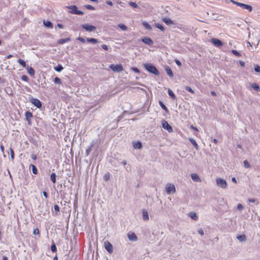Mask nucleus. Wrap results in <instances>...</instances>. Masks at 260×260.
<instances>
[{"mask_svg":"<svg viewBox=\"0 0 260 260\" xmlns=\"http://www.w3.org/2000/svg\"><path fill=\"white\" fill-rule=\"evenodd\" d=\"M143 67L144 69L149 73L153 74L155 76H158L160 74L159 71L153 64L150 63H144Z\"/></svg>","mask_w":260,"mask_h":260,"instance_id":"obj_1","label":"nucleus"},{"mask_svg":"<svg viewBox=\"0 0 260 260\" xmlns=\"http://www.w3.org/2000/svg\"><path fill=\"white\" fill-rule=\"evenodd\" d=\"M109 68L114 72L120 73L123 71V66L121 64H111L109 66Z\"/></svg>","mask_w":260,"mask_h":260,"instance_id":"obj_2","label":"nucleus"},{"mask_svg":"<svg viewBox=\"0 0 260 260\" xmlns=\"http://www.w3.org/2000/svg\"><path fill=\"white\" fill-rule=\"evenodd\" d=\"M68 8L70 10V12L72 14H77L79 15H82L84 14L82 11L78 10L77 7L75 5L70 6Z\"/></svg>","mask_w":260,"mask_h":260,"instance_id":"obj_3","label":"nucleus"},{"mask_svg":"<svg viewBox=\"0 0 260 260\" xmlns=\"http://www.w3.org/2000/svg\"><path fill=\"white\" fill-rule=\"evenodd\" d=\"M216 182L217 185L222 188H225L227 187V183L226 181L221 178H217L216 179Z\"/></svg>","mask_w":260,"mask_h":260,"instance_id":"obj_4","label":"nucleus"},{"mask_svg":"<svg viewBox=\"0 0 260 260\" xmlns=\"http://www.w3.org/2000/svg\"><path fill=\"white\" fill-rule=\"evenodd\" d=\"M166 190L167 193H175L176 192L175 186L173 184L168 183L166 185Z\"/></svg>","mask_w":260,"mask_h":260,"instance_id":"obj_5","label":"nucleus"},{"mask_svg":"<svg viewBox=\"0 0 260 260\" xmlns=\"http://www.w3.org/2000/svg\"><path fill=\"white\" fill-rule=\"evenodd\" d=\"M30 101L32 104L38 108H41L42 107V103L38 99L32 98L30 99Z\"/></svg>","mask_w":260,"mask_h":260,"instance_id":"obj_6","label":"nucleus"},{"mask_svg":"<svg viewBox=\"0 0 260 260\" xmlns=\"http://www.w3.org/2000/svg\"><path fill=\"white\" fill-rule=\"evenodd\" d=\"M104 247L109 253L111 254L113 252V245L108 241L104 242Z\"/></svg>","mask_w":260,"mask_h":260,"instance_id":"obj_7","label":"nucleus"},{"mask_svg":"<svg viewBox=\"0 0 260 260\" xmlns=\"http://www.w3.org/2000/svg\"><path fill=\"white\" fill-rule=\"evenodd\" d=\"M162 126L163 128L168 131V132L169 133L173 131L172 127L165 120H163L162 121Z\"/></svg>","mask_w":260,"mask_h":260,"instance_id":"obj_8","label":"nucleus"},{"mask_svg":"<svg viewBox=\"0 0 260 260\" xmlns=\"http://www.w3.org/2000/svg\"><path fill=\"white\" fill-rule=\"evenodd\" d=\"M81 26L83 28L85 29L86 31H89V32L93 31L96 29V27L94 26H93L92 25H90L88 24H82L81 25Z\"/></svg>","mask_w":260,"mask_h":260,"instance_id":"obj_9","label":"nucleus"},{"mask_svg":"<svg viewBox=\"0 0 260 260\" xmlns=\"http://www.w3.org/2000/svg\"><path fill=\"white\" fill-rule=\"evenodd\" d=\"M237 6H239L244 9H246L249 12H251L252 11V6L250 5H247V4H245L239 2L238 4H237Z\"/></svg>","mask_w":260,"mask_h":260,"instance_id":"obj_10","label":"nucleus"},{"mask_svg":"<svg viewBox=\"0 0 260 260\" xmlns=\"http://www.w3.org/2000/svg\"><path fill=\"white\" fill-rule=\"evenodd\" d=\"M211 41L212 44L217 47H220L223 46V43L218 39L212 38Z\"/></svg>","mask_w":260,"mask_h":260,"instance_id":"obj_11","label":"nucleus"},{"mask_svg":"<svg viewBox=\"0 0 260 260\" xmlns=\"http://www.w3.org/2000/svg\"><path fill=\"white\" fill-rule=\"evenodd\" d=\"M141 41L144 44L151 46L153 44V42L152 39L149 37H144L142 38Z\"/></svg>","mask_w":260,"mask_h":260,"instance_id":"obj_12","label":"nucleus"},{"mask_svg":"<svg viewBox=\"0 0 260 260\" xmlns=\"http://www.w3.org/2000/svg\"><path fill=\"white\" fill-rule=\"evenodd\" d=\"M25 116L26 119L28 122V124H31V119L33 117L32 113L29 111H27L25 113Z\"/></svg>","mask_w":260,"mask_h":260,"instance_id":"obj_13","label":"nucleus"},{"mask_svg":"<svg viewBox=\"0 0 260 260\" xmlns=\"http://www.w3.org/2000/svg\"><path fill=\"white\" fill-rule=\"evenodd\" d=\"M127 237L130 241H136L137 240V237L134 233H128Z\"/></svg>","mask_w":260,"mask_h":260,"instance_id":"obj_14","label":"nucleus"},{"mask_svg":"<svg viewBox=\"0 0 260 260\" xmlns=\"http://www.w3.org/2000/svg\"><path fill=\"white\" fill-rule=\"evenodd\" d=\"M191 179L195 182H201V179L199 176V175L197 174H191Z\"/></svg>","mask_w":260,"mask_h":260,"instance_id":"obj_15","label":"nucleus"},{"mask_svg":"<svg viewBox=\"0 0 260 260\" xmlns=\"http://www.w3.org/2000/svg\"><path fill=\"white\" fill-rule=\"evenodd\" d=\"M43 24L44 26L48 28H52L53 27V23L50 21L48 20H43Z\"/></svg>","mask_w":260,"mask_h":260,"instance_id":"obj_16","label":"nucleus"},{"mask_svg":"<svg viewBox=\"0 0 260 260\" xmlns=\"http://www.w3.org/2000/svg\"><path fill=\"white\" fill-rule=\"evenodd\" d=\"M162 21L167 25H171L174 24L173 21L170 18L165 17L162 19Z\"/></svg>","mask_w":260,"mask_h":260,"instance_id":"obj_17","label":"nucleus"},{"mask_svg":"<svg viewBox=\"0 0 260 260\" xmlns=\"http://www.w3.org/2000/svg\"><path fill=\"white\" fill-rule=\"evenodd\" d=\"M133 144L135 149H140L142 148V144L140 141L133 142Z\"/></svg>","mask_w":260,"mask_h":260,"instance_id":"obj_18","label":"nucleus"},{"mask_svg":"<svg viewBox=\"0 0 260 260\" xmlns=\"http://www.w3.org/2000/svg\"><path fill=\"white\" fill-rule=\"evenodd\" d=\"M142 216H143V219L144 221H147L149 220V215L148 212L145 209L142 210Z\"/></svg>","mask_w":260,"mask_h":260,"instance_id":"obj_19","label":"nucleus"},{"mask_svg":"<svg viewBox=\"0 0 260 260\" xmlns=\"http://www.w3.org/2000/svg\"><path fill=\"white\" fill-rule=\"evenodd\" d=\"M71 40V38L69 37L64 39H60L57 41V43L59 44H63L64 43L70 42Z\"/></svg>","mask_w":260,"mask_h":260,"instance_id":"obj_20","label":"nucleus"},{"mask_svg":"<svg viewBox=\"0 0 260 260\" xmlns=\"http://www.w3.org/2000/svg\"><path fill=\"white\" fill-rule=\"evenodd\" d=\"M93 146H94V143H93V142H92V143L90 144V146L88 147V148L86 149V150L85 151V155L86 156H88L89 155L90 152H91L92 148L93 147Z\"/></svg>","mask_w":260,"mask_h":260,"instance_id":"obj_21","label":"nucleus"},{"mask_svg":"<svg viewBox=\"0 0 260 260\" xmlns=\"http://www.w3.org/2000/svg\"><path fill=\"white\" fill-rule=\"evenodd\" d=\"M189 142L192 144V145L194 147L196 150L199 149V145L195 141V140L193 138H189Z\"/></svg>","mask_w":260,"mask_h":260,"instance_id":"obj_22","label":"nucleus"},{"mask_svg":"<svg viewBox=\"0 0 260 260\" xmlns=\"http://www.w3.org/2000/svg\"><path fill=\"white\" fill-rule=\"evenodd\" d=\"M165 70H166L167 74H168V75L169 76H170V77H172L174 76L173 73L170 67H167L165 68Z\"/></svg>","mask_w":260,"mask_h":260,"instance_id":"obj_23","label":"nucleus"},{"mask_svg":"<svg viewBox=\"0 0 260 260\" xmlns=\"http://www.w3.org/2000/svg\"><path fill=\"white\" fill-rule=\"evenodd\" d=\"M251 86L255 91L260 92V87L257 83H252L251 84Z\"/></svg>","mask_w":260,"mask_h":260,"instance_id":"obj_24","label":"nucleus"},{"mask_svg":"<svg viewBox=\"0 0 260 260\" xmlns=\"http://www.w3.org/2000/svg\"><path fill=\"white\" fill-rule=\"evenodd\" d=\"M54 69L57 72H61L63 70V68L61 64H58L57 66L54 68Z\"/></svg>","mask_w":260,"mask_h":260,"instance_id":"obj_25","label":"nucleus"},{"mask_svg":"<svg viewBox=\"0 0 260 260\" xmlns=\"http://www.w3.org/2000/svg\"><path fill=\"white\" fill-rule=\"evenodd\" d=\"M189 216L192 219L194 220H197L198 219V217L197 215V214L195 212H190L189 214Z\"/></svg>","mask_w":260,"mask_h":260,"instance_id":"obj_26","label":"nucleus"},{"mask_svg":"<svg viewBox=\"0 0 260 260\" xmlns=\"http://www.w3.org/2000/svg\"><path fill=\"white\" fill-rule=\"evenodd\" d=\"M86 41L88 42L92 43V44H96L99 42V41L97 39L92 38H87Z\"/></svg>","mask_w":260,"mask_h":260,"instance_id":"obj_27","label":"nucleus"},{"mask_svg":"<svg viewBox=\"0 0 260 260\" xmlns=\"http://www.w3.org/2000/svg\"><path fill=\"white\" fill-rule=\"evenodd\" d=\"M159 106L161 107V108L167 113L169 112V110L167 108V107L165 106V105L163 103V102L161 101H159L158 102Z\"/></svg>","mask_w":260,"mask_h":260,"instance_id":"obj_28","label":"nucleus"},{"mask_svg":"<svg viewBox=\"0 0 260 260\" xmlns=\"http://www.w3.org/2000/svg\"><path fill=\"white\" fill-rule=\"evenodd\" d=\"M168 93L169 96L173 99V100H176V96L175 94L174 93L173 91L171 90L170 89H168Z\"/></svg>","mask_w":260,"mask_h":260,"instance_id":"obj_29","label":"nucleus"},{"mask_svg":"<svg viewBox=\"0 0 260 260\" xmlns=\"http://www.w3.org/2000/svg\"><path fill=\"white\" fill-rule=\"evenodd\" d=\"M142 24L146 29H147V30H151L152 29V27L150 26V25L147 22L144 21L142 22Z\"/></svg>","mask_w":260,"mask_h":260,"instance_id":"obj_30","label":"nucleus"},{"mask_svg":"<svg viewBox=\"0 0 260 260\" xmlns=\"http://www.w3.org/2000/svg\"><path fill=\"white\" fill-rule=\"evenodd\" d=\"M30 168L32 169V172L34 174L36 175L38 173V169L34 164H30Z\"/></svg>","mask_w":260,"mask_h":260,"instance_id":"obj_31","label":"nucleus"},{"mask_svg":"<svg viewBox=\"0 0 260 260\" xmlns=\"http://www.w3.org/2000/svg\"><path fill=\"white\" fill-rule=\"evenodd\" d=\"M27 73L31 76H34L35 75V70L32 67H29L27 69Z\"/></svg>","mask_w":260,"mask_h":260,"instance_id":"obj_32","label":"nucleus"},{"mask_svg":"<svg viewBox=\"0 0 260 260\" xmlns=\"http://www.w3.org/2000/svg\"><path fill=\"white\" fill-rule=\"evenodd\" d=\"M237 238L240 241L243 242L246 240V237L245 235H239L237 237Z\"/></svg>","mask_w":260,"mask_h":260,"instance_id":"obj_33","label":"nucleus"},{"mask_svg":"<svg viewBox=\"0 0 260 260\" xmlns=\"http://www.w3.org/2000/svg\"><path fill=\"white\" fill-rule=\"evenodd\" d=\"M56 174L55 173H52L51 174V175H50V179L51 180V181L53 183H56Z\"/></svg>","mask_w":260,"mask_h":260,"instance_id":"obj_34","label":"nucleus"},{"mask_svg":"<svg viewBox=\"0 0 260 260\" xmlns=\"http://www.w3.org/2000/svg\"><path fill=\"white\" fill-rule=\"evenodd\" d=\"M155 26L162 31H164L165 29L164 26L162 24L159 23H156L155 24Z\"/></svg>","mask_w":260,"mask_h":260,"instance_id":"obj_35","label":"nucleus"},{"mask_svg":"<svg viewBox=\"0 0 260 260\" xmlns=\"http://www.w3.org/2000/svg\"><path fill=\"white\" fill-rule=\"evenodd\" d=\"M54 209L56 215H58L59 214L60 212V207L57 205H55L54 206Z\"/></svg>","mask_w":260,"mask_h":260,"instance_id":"obj_36","label":"nucleus"},{"mask_svg":"<svg viewBox=\"0 0 260 260\" xmlns=\"http://www.w3.org/2000/svg\"><path fill=\"white\" fill-rule=\"evenodd\" d=\"M51 250L52 252H56L57 251V248L54 242H52L51 246Z\"/></svg>","mask_w":260,"mask_h":260,"instance_id":"obj_37","label":"nucleus"},{"mask_svg":"<svg viewBox=\"0 0 260 260\" xmlns=\"http://www.w3.org/2000/svg\"><path fill=\"white\" fill-rule=\"evenodd\" d=\"M118 26L122 30H126L127 29V26L124 24H119Z\"/></svg>","mask_w":260,"mask_h":260,"instance_id":"obj_38","label":"nucleus"},{"mask_svg":"<svg viewBox=\"0 0 260 260\" xmlns=\"http://www.w3.org/2000/svg\"><path fill=\"white\" fill-rule=\"evenodd\" d=\"M129 5L131 6V7L134 8H139V9H140V7L138 6L137 4L136 3H135V2H129Z\"/></svg>","mask_w":260,"mask_h":260,"instance_id":"obj_39","label":"nucleus"},{"mask_svg":"<svg viewBox=\"0 0 260 260\" xmlns=\"http://www.w3.org/2000/svg\"><path fill=\"white\" fill-rule=\"evenodd\" d=\"M18 62L20 64H21L23 67L25 68L26 67V62L25 61L21 59H19L18 60Z\"/></svg>","mask_w":260,"mask_h":260,"instance_id":"obj_40","label":"nucleus"},{"mask_svg":"<svg viewBox=\"0 0 260 260\" xmlns=\"http://www.w3.org/2000/svg\"><path fill=\"white\" fill-rule=\"evenodd\" d=\"M185 89L186 91H187L192 94L194 93V91L190 86H185Z\"/></svg>","mask_w":260,"mask_h":260,"instance_id":"obj_41","label":"nucleus"},{"mask_svg":"<svg viewBox=\"0 0 260 260\" xmlns=\"http://www.w3.org/2000/svg\"><path fill=\"white\" fill-rule=\"evenodd\" d=\"M231 52L234 55H235L237 57H240L241 55V54L236 50H232Z\"/></svg>","mask_w":260,"mask_h":260,"instance_id":"obj_42","label":"nucleus"},{"mask_svg":"<svg viewBox=\"0 0 260 260\" xmlns=\"http://www.w3.org/2000/svg\"><path fill=\"white\" fill-rule=\"evenodd\" d=\"M254 71L256 73H260V66L257 64L254 65Z\"/></svg>","mask_w":260,"mask_h":260,"instance_id":"obj_43","label":"nucleus"},{"mask_svg":"<svg viewBox=\"0 0 260 260\" xmlns=\"http://www.w3.org/2000/svg\"><path fill=\"white\" fill-rule=\"evenodd\" d=\"M54 82L56 84H60L61 83V79L58 77H55L54 80Z\"/></svg>","mask_w":260,"mask_h":260,"instance_id":"obj_44","label":"nucleus"},{"mask_svg":"<svg viewBox=\"0 0 260 260\" xmlns=\"http://www.w3.org/2000/svg\"><path fill=\"white\" fill-rule=\"evenodd\" d=\"M244 166L246 168H250L251 167V166L250 164L248 162V161L246 160H244L243 162Z\"/></svg>","mask_w":260,"mask_h":260,"instance_id":"obj_45","label":"nucleus"},{"mask_svg":"<svg viewBox=\"0 0 260 260\" xmlns=\"http://www.w3.org/2000/svg\"><path fill=\"white\" fill-rule=\"evenodd\" d=\"M33 234L35 235H38L39 237H40V231L38 228L34 229L33 232Z\"/></svg>","mask_w":260,"mask_h":260,"instance_id":"obj_46","label":"nucleus"},{"mask_svg":"<svg viewBox=\"0 0 260 260\" xmlns=\"http://www.w3.org/2000/svg\"><path fill=\"white\" fill-rule=\"evenodd\" d=\"M110 174L109 173H107L106 174H105L104 176V179L105 180V181H108L110 179Z\"/></svg>","mask_w":260,"mask_h":260,"instance_id":"obj_47","label":"nucleus"},{"mask_svg":"<svg viewBox=\"0 0 260 260\" xmlns=\"http://www.w3.org/2000/svg\"><path fill=\"white\" fill-rule=\"evenodd\" d=\"M21 79L22 80L24 81H25V82H27L28 81V77L25 75H23L21 77Z\"/></svg>","mask_w":260,"mask_h":260,"instance_id":"obj_48","label":"nucleus"},{"mask_svg":"<svg viewBox=\"0 0 260 260\" xmlns=\"http://www.w3.org/2000/svg\"><path fill=\"white\" fill-rule=\"evenodd\" d=\"M85 8L88 10H95V8L94 7H93L92 6L90 5H86L85 6Z\"/></svg>","mask_w":260,"mask_h":260,"instance_id":"obj_49","label":"nucleus"},{"mask_svg":"<svg viewBox=\"0 0 260 260\" xmlns=\"http://www.w3.org/2000/svg\"><path fill=\"white\" fill-rule=\"evenodd\" d=\"M131 70L136 73L139 74L140 73L139 69L136 67H133Z\"/></svg>","mask_w":260,"mask_h":260,"instance_id":"obj_50","label":"nucleus"},{"mask_svg":"<svg viewBox=\"0 0 260 260\" xmlns=\"http://www.w3.org/2000/svg\"><path fill=\"white\" fill-rule=\"evenodd\" d=\"M10 153H11V158L12 159H14V152L12 148H10Z\"/></svg>","mask_w":260,"mask_h":260,"instance_id":"obj_51","label":"nucleus"},{"mask_svg":"<svg viewBox=\"0 0 260 260\" xmlns=\"http://www.w3.org/2000/svg\"><path fill=\"white\" fill-rule=\"evenodd\" d=\"M244 209V207L241 204H238L237 206V209L239 211H241Z\"/></svg>","mask_w":260,"mask_h":260,"instance_id":"obj_52","label":"nucleus"},{"mask_svg":"<svg viewBox=\"0 0 260 260\" xmlns=\"http://www.w3.org/2000/svg\"><path fill=\"white\" fill-rule=\"evenodd\" d=\"M76 39L77 40L80 41L82 43H84L85 42V39L83 38H82V37H79L77 38Z\"/></svg>","mask_w":260,"mask_h":260,"instance_id":"obj_53","label":"nucleus"},{"mask_svg":"<svg viewBox=\"0 0 260 260\" xmlns=\"http://www.w3.org/2000/svg\"><path fill=\"white\" fill-rule=\"evenodd\" d=\"M101 47L105 50H108V47L107 45H105V44L102 45Z\"/></svg>","mask_w":260,"mask_h":260,"instance_id":"obj_54","label":"nucleus"},{"mask_svg":"<svg viewBox=\"0 0 260 260\" xmlns=\"http://www.w3.org/2000/svg\"><path fill=\"white\" fill-rule=\"evenodd\" d=\"M175 62L177 66L179 67L181 66V63L178 59H175Z\"/></svg>","mask_w":260,"mask_h":260,"instance_id":"obj_55","label":"nucleus"},{"mask_svg":"<svg viewBox=\"0 0 260 260\" xmlns=\"http://www.w3.org/2000/svg\"><path fill=\"white\" fill-rule=\"evenodd\" d=\"M198 233L201 236L204 235V231L202 229H200L198 230Z\"/></svg>","mask_w":260,"mask_h":260,"instance_id":"obj_56","label":"nucleus"},{"mask_svg":"<svg viewBox=\"0 0 260 260\" xmlns=\"http://www.w3.org/2000/svg\"><path fill=\"white\" fill-rule=\"evenodd\" d=\"M248 201L250 203H255L256 200L255 199L249 198L248 199Z\"/></svg>","mask_w":260,"mask_h":260,"instance_id":"obj_57","label":"nucleus"},{"mask_svg":"<svg viewBox=\"0 0 260 260\" xmlns=\"http://www.w3.org/2000/svg\"><path fill=\"white\" fill-rule=\"evenodd\" d=\"M239 63L241 67H244L245 66V62L242 60H239Z\"/></svg>","mask_w":260,"mask_h":260,"instance_id":"obj_58","label":"nucleus"},{"mask_svg":"<svg viewBox=\"0 0 260 260\" xmlns=\"http://www.w3.org/2000/svg\"><path fill=\"white\" fill-rule=\"evenodd\" d=\"M106 3L109 6H113V3L111 1H107Z\"/></svg>","mask_w":260,"mask_h":260,"instance_id":"obj_59","label":"nucleus"},{"mask_svg":"<svg viewBox=\"0 0 260 260\" xmlns=\"http://www.w3.org/2000/svg\"><path fill=\"white\" fill-rule=\"evenodd\" d=\"M43 194L44 197L45 198H46V199H47V198H48V193H47V192L46 191H44L43 192Z\"/></svg>","mask_w":260,"mask_h":260,"instance_id":"obj_60","label":"nucleus"},{"mask_svg":"<svg viewBox=\"0 0 260 260\" xmlns=\"http://www.w3.org/2000/svg\"><path fill=\"white\" fill-rule=\"evenodd\" d=\"M31 158L34 160H36L37 156H36V155L33 154L31 155Z\"/></svg>","mask_w":260,"mask_h":260,"instance_id":"obj_61","label":"nucleus"},{"mask_svg":"<svg viewBox=\"0 0 260 260\" xmlns=\"http://www.w3.org/2000/svg\"><path fill=\"white\" fill-rule=\"evenodd\" d=\"M190 128L196 131H198V129L196 127L193 126L192 125L190 126Z\"/></svg>","mask_w":260,"mask_h":260,"instance_id":"obj_62","label":"nucleus"},{"mask_svg":"<svg viewBox=\"0 0 260 260\" xmlns=\"http://www.w3.org/2000/svg\"><path fill=\"white\" fill-rule=\"evenodd\" d=\"M0 148L3 153L4 152V146L3 144L0 145Z\"/></svg>","mask_w":260,"mask_h":260,"instance_id":"obj_63","label":"nucleus"},{"mask_svg":"<svg viewBox=\"0 0 260 260\" xmlns=\"http://www.w3.org/2000/svg\"><path fill=\"white\" fill-rule=\"evenodd\" d=\"M57 26L59 28H63V25L62 24H60V23H57Z\"/></svg>","mask_w":260,"mask_h":260,"instance_id":"obj_64","label":"nucleus"}]
</instances>
